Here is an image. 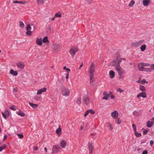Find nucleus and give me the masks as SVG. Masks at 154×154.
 Masks as SVG:
<instances>
[{"label": "nucleus", "mask_w": 154, "mask_h": 154, "mask_svg": "<svg viewBox=\"0 0 154 154\" xmlns=\"http://www.w3.org/2000/svg\"><path fill=\"white\" fill-rule=\"evenodd\" d=\"M117 91H119L120 93H122L123 91V90H121L120 88H118L117 90Z\"/></svg>", "instance_id": "nucleus-58"}, {"label": "nucleus", "mask_w": 154, "mask_h": 154, "mask_svg": "<svg viewBox=\"0 0 154 154\" xmlns=\"http://www.w3.org/2000/svg\"><path fill=\"white\" fill-rule=\"evenodd\" d=\"M148 152V150H146L143 151L142 154H147Z\"/></svg>", "instance_id": "nucleus-57"}, {"label": "nucleus", "mask_w": 154, "mask_h": 154, "mask_svg": "<svg viewBox=\"0 0 154 154\" xmlns=\"http://www.w3.org/2000/svg\"><path fill=\"white\" fill-rule=\"evenodd\" d=\"M60 146L63 148H64L66 146V142L64 140H63L60 143Z\"/></svg>", "instance_id": "nucleus-15"}, {"label": "nucleus", "mask_w": 154, "mask_h": 154, "mask_svg": "<svg viewBox=\"0 0 154 154\" xmlns=\"http://www.w3.org/2000/svg\"><path fill=\"white\" fill-rule=\"evenodd\" d=\"M109 75H110V77L111 78H113L114 76L115 75V73L112 70H110L109 72Z\"/></svg>", "instance_id": "nucleus-22"}, {"label": "nucleus", "mask_w": 154, "mask_h": 154, "mask_svg": "<svg viewBox=\"0 0 154 154\" xmlns=\"http://www.w3.org/2000/svg\"><path fill=\"white\" fill-rule=\"evenodd\" d=\"M81 97H79L77 98L76 100V103L77 104L80 106L81 103Z\"/></svg>", "instance_id": "nucleus-23"}, {"label": "nucleus", "mask_w": 154, "mask_h": 154, "mask_svg": "<svg viewBox=\"0 0 154 154\" xmlns=\"http://www.w3.org/2000/svg\"><path fill=\"white\" fill-rule=\"evenodd\" d=\"M107 127L108 128H109V129H110V131L112 130L113 129L112 127V126L111 124L110 123H109V122L107 123Z\"/></svg>", "instance_id": "nucleus-29"}, {"label": "nucleus", "mask_w": 154, "mask_h": 154, "mask_svg": "<svg viewBox=\"0 0 154 154\" xmlns=\"http://www.w3.org/2000/svg\"><path fill=\"white\" fill-rule=\"evenodd\" d=\"M51 27L50 26H49L48 28V32L49 31V32H50L51 31Z\"/></svg>", "instance_id": "nucleus-63"}, {"label": "nucleus", "mask_w": 154, "mask_h": 154, "mask_svg": "<svg viewBox=\"0 0 154 154\" xmlns=\"http://www.w3.org/2000/svg\"><path fill=\"white\" fill-rule=\"evenodd\" d=\"M148 131L146 129L144 130L143 131V134L144 135H146V134H147V132Z\"/></svg>", "instance_id": "nucleus-51"}, {"label": "nucleus", "mask_w": 154, "mask_h": 154, "mask_svg": "<svg viewBox=\"0 0 154 154\" xmlns=\"http://www.w3.org/2000/svg\"><path fill=\"white\" fill-rule=\"evenodd\" d=\"M33 149L35 150H37L38 149V148L36 146H34L33 147Z\"/></svg>", "instance_id": "nucleus-62"}, {"label": "nucleus", "mask_w": 154, "mask_h": 154, "mask_svg": "<svg viewBox=\"0 0 154 154\" xmlns=\"http://www.w3.org/2000/svg\"><path fill=\"white\" fill-rule=\"evenodd\" d=\"M150 145L151 146H152L153 144L154 141L152 140H150Z\"/></svg>", "instance_id": "nucleus-60"}, {"label": "nucleus", "mask_w": 154, "mask_h": 154, "mask_svg": "<svg viewBox=\"0 0 154 154\" xmlns=\"http://www.w3.org/2000/svg\"><path fill=\"white\" fill-rule=\"evenodd\" d=\"M142 63L143 64V66H149L150 65L148 63Z\"/></svg>", "instance_id": "nucleus-56"}, {"label": "nucleus", "mask_w": 154, "mask_h": 154, "mask_svg": "<svg viewBox=\"0 0 154 154\" xmlns=\"http://www.w3.org/2000/svg\"><path fill=\"white\" fill-rule=\"evenodd\" d=\"M29 104L31 106H32L34 109L36 108H37L38 106V105L37 104H35L32 103L31 102H29Z\"/></svg>", "instance_id": "nucleus-24"}, {"label": "nucleus", "mask_w": 154, "mask_h": 154, "mask_svg": "<svg viewBox=\"0 0 154 154\" xmlns=\"http://www.w3.org/2000/svg\"><path fill=\"white\" fill-rule=\"evenodd\" d=\"M78 51V49L77 48L74 46L72 47L69 51V52L72 57L74 56L75 54Z\"/></svg>", "instance_id": "nucleus-7"}, {"label": "nucleus", "mask_w": 154, "mask_h": 154, "mask_svg": "<svg viewBox=\"0 0 154 154\" xmlns=\"http://www.w3.org/2000/svg\"><path fill=\"white\" fill-rule=\"evenodd\" d=\"M132 126L133 129V130L134 132L137 131H136V127L135 125L134 124H133L132 125Z\"/></svg>", "instance_id": "nucleus-43"}, {"label": "nucleus", "mask_w": 154, "mask_h": 154, "mask_svg": "<svg viewBox=\"0 0 154 154\" xmlns=\"http://www.w3.org/2000/svg\"><path fill=\"white\" fill-rule=\"evenodd\" d=\"M119 75V78L120 79H124V76H122V75Z\"/></svg>", "instance_id": "nucleus-61"}, {"label": "nucleus", "mask_w": 154, "mask_h": 154, "mask_svg": "<svg viewBox=\"0 0 154 154\" xmlns=\"http://www.w3.org/2000/svg\"><path fill=\"white\" fill-rule=\"evenodd\" d=\"M88 148L89 151V154H92L93 153L94 147L92 146V143L89 142L88 143Z\"/></svg>", "instance_id": "nucleus-10"}, {"label": "nucleus", "mask_w": 154, "mask_h": 154, "mask_svg": "<svg viewBox=\"0 0 154 154\" xmlns=\"http://www.w3.org/2000/svg\"><path fill=\"white\" fill-rule=\"evenodd\" d=\"M9 112L8 110H6L4 112H2V115L4 118L6 119L9 116Z\"/></svg>", "instance_id": "nucleus-12"}, {"label": "nucleus", "mask_w": 154, "mask_h": 154, "mask_svg": "<svg viewBox=\"0 0 154 154\" xmlns=\"http://www.w3.org/2000/svg\"><path fill=\"white\" fill-rule=\"evenodd\" d=\"M103 94L104 96L103 97V99L105 100H108V97L109 96V94H107L106 91H104L103 93Z\"/></svg>", "instance_id": "nucleus-14"}, {"label": "nucleus", "mask_w": 154, "mask_h": 154, "mask_svg": "<svg viewBox=\"0 0 154 154\" xmlns=\"http://www.w3.org/2000/svg\"><path fill=\"white\" fill-rule=\"evenodd\" d=\"M60 44H54L52 46V49L53 52H55L57 49H59L60 48Z\"/></svg>", "instance_id": "nucleus-8"}, {"label": "nucleus", "mask_w": 154, "mask_h": 154, "mask_svg": "<svg viewBox=\"0 0 154 154\" xmlns=\"http://www.w3.org/2000/svg\"><path fill=\"white\" fill-rule=\"evenodd\" d=\"M147 83L148 82H147L146 81V80L145 79H143L141 81V83L142 84H143L144 83Z\"/></svg>", "instance_id": "nucleus-46"}, {"label": "nucleus", "mask_w": 154, "mask_h": 154, "mask_svg": "<svg viewBox=\"0 0 154 154\" xmlns=\"http://www.w3.org/2000/svg\"><path fill=\"white\" fill-rule=\"evenodd\" d=\"M42 42L44 43H48L49 42L48 40V37L47 36H45L42 40Z\"/></svg>", "instance_id": "nucleus-27"}, {"label": "nucleus", "mask_w": 154, "mask_h": 154, "mask_svg": "<svg viewBox=\"0 0 154 154\" xmlns=\"http://www.w3.org/2000/svg\"><path fill=\"white\" fill-rule=\"evenodd\" d=\"M146 46L145 45H142L140 48V49L141 51H145L146 48Z\"/></svg>", "instance_id": "nucleus-31"}, {"label": "nucleus", "mask_w": 154, "mask_h": 154, "mask_svg": "<svg viewBox=\"0 0 154 154\" xmlns=\"http://www.w3.org/2000/svg\"><path fill=\"white\" fill-rule=\"evenodd\" d=\"M61 13L60 12H58L57 13L55 14V17H61Z\"/></svg>", "instance_id": "nucleus-33"}, {"label": "nucleus", "mask_w": 154, "mask_h": 154, "mask_svg": "<svg viewBox=\"0 0 154 154\" xmlns=\"http://www.w3.org/2000/svg\"><path fill=\"white\" fill-rule=\"evenodd\" d=\"M139 89L140 91H144L146 90L145 87L144 86L142 85H140Z\"/></svg>", "instance_id": "nucleus-28"}, {"label": "nucleus", "mask_w": 154, "mask_h": 154, "mask_svg": "<svg viewBox=\"0 0 154 154\" xmlns=\"http://www.w3.org/2000/svg\"><path fill=\"white\" fill-rule=\"evenodd\" d=\"M82 101L86 105L90 104V98L88 95H85L82 97Z\"/></svg>", "instance_id": "nucleus-4"}, {"label": "nucleus", "mask_w": 154, "mask_h": 154, "mask_svg": "<svg viewBox=\"0 0 154 154\" xmlns=\"http://www.w3.org/2000/svg\"><path fill=\"white\" fill-rule=\"evenodd\" d=\"M13 2V3H15V4H16V3H20H20H21V2L18 1H14Z\"/></svg>", "instance_id": "nucleus-59"}, {"label": "nucleus", "mask_w": 154, "mask_h": 154, "mask_svg": "<svg viewBox=\"0 0 154 154\" xmlns=\"http://www.w3.org/2000/svg\"><path fill=\"white\" fill-rule=\"evenodd\" d=\"M10 73L14 76H16L18 75V72L17 71H14L13 69H11L10 72Z\"/></svg>", "instance_id": "nucleus-20"}, {"label": "nucleus", "mask_w": 154, "mask_h": 154, "mask_svg": "<svg viewBox=\"0 0 154 154\" xmlns=\"http://www.w3.org/2000/svg\"><path fill=\"white\" fill-rule=\"evenodd\" d=\"M61 149V148L60 146L58 145L54 146L52 148V152L51 154H53L55 153L58 152L59 150Z\"/></svg>", "instance_id": "nucleus-6"}, {"label": "nucleus", "mask_w": 154, "mask_h": 154, "mask_svg": "<svg viewBox=\"0 0 154 154\" xmlns=\"http://www.w3.org/2000/svg\"><path fill=\"white\" fill-rule=\"evenodd\" d=\"M63 69L64 70H66L68 73L70 71V69L68 68H67L66 66L63 67Z\"/></svg>", "instance_id": "nucleus-42"}, {"label": "nucleus", "mask_w": 154, "mask_h": 154, "mask_svg": "<svg viewBox=\"0 0 154 154\" xmlns=\"http://www.w3.org/2000/svg\"><path fill=\"white\" fill-rule=\"evenodd\" d=\"M144 42V40H142L136 42L132 43L131 45L134 47H137L142 45Z\"/></svg>", "instance_id": "nucleus-5"}, {"label": "nucleus", "mask_w": 154, "mask_h": 154, "mask_svg": "<svg viewBox=\"0 0 154 154\" xmlns=\"http://www.w3.org/2000/svg\"><path fill=\"white\" fill-rule=\"evenodd\" d=\"M120 63L121 61H119L118 63H117L115 67L116 70L118 72L119 75H122L124 73V71L120 66Z\"/></svg>", "instance_id": "nucleus-2"}, {"label": "nucleus", "mask_w": 154, "mask_h": 154, "mask_svg": "<svg viewBox=\"0 0 154 154\" xmlns=\"http://www.w3.org/2000/svg\"><path fill=\"white\" fill-rule=\"evenodd\" d=\"M17 67L20 69H23L24 68L25 65L22 62H20L17 64Z\"/></svg>", "instance_id": "nucleus-9"}, {"label": "nucleus", "mask_w": 154, "mask_h": 154, "mask_svg": "<svg viewBox=\"0 0 154 154\" xmlns=\"http://www.w3.org/2000/svg\"><path fill=\"white\" fill-rule=\"evenodd\" d=\"M61 92L62 95L68 96L69 94V89L66 88L65 86L62 85L61 88Z\"/></svg>", "instance_id": "nucleus-1"}, {"label": "nucleus", "mask_w": 154, "mask_h": 154, "mask_svg": "<svg viewBox=\"0 0 154 154\" xmlns=\"http://www.w3.org/2000/svg\"><path fill=\"white\" fill-rule=\"evenodd\" d=\"M118 114L119 113L116 110H115L111 113V115L113 118L116 119L117 118L118 116Z\"/></svg>", "instance_id": "nucleus-11"}, {"label": "nucleus", "mask_w": 154, "mask_h": 154, "mask_svg": "<svg viewBox=\"0 0 154 154\" xmlns=\"http://www.w3.org/2000/svg\"><path fill=\"white\" fill-rule=\"evenodd\" d=\"M117 59H116V60H114L111 62L109 63V65L112 66H116V64L117 63Z\"/></svg>", "instance_id": "nucleus-18"}, {"label": "nucleus", "mask_w": 154, "mask_h": 154, "mask_svg": "<svg viewBox=\"0 0 154 154\" xmlns=\"http://www.w3.org/2000/svg\"><path fill=\"white\" fill-rule=\"evenodd\" d=\"M88 111L89 112V113L90 112L92 114H93L95 113V112L92 109H88Z\"/></svg>", "instance_id": "nucleus-52"}, {"label": "nucleus", "mask_w": 154, "mask_h": 154, "mask_svg": "<svg viewBox=\"0 0 154 154\" xmlns=\"http://www.w3.org/2000/svg\"><path fill=\"white\" fill-rule=\"evenodd\" d=\"M7 147V146L6 144H4L2 146L0 147V152L2 151L4 149H5L6 147Z\"/></svg>", "instance_id": "nucleus-37"}, {"label": "nucleus", "mask_w": 154, "mask_h": 154, "mask_svg": "<svg viewBox=\"0 0 154 154\" xmlns=\"http://www.w3.org/2000/svg\"><path fill=\"white\" fill-rule=\"evenodd\" d=\"M37 4L39 5H42L44 3L43 0H37Z\"/></svg>", "instance_id": "nucleus-32"}, {"label": "nucleus", "mask_w": 154, "mask_h": 154, "mask_svg": "<svg viewBox=\"0 0 154 154\" xmlns=\"http://www.w3.org/2000/svg\"><path fill=\"white\" fill-rule=\"evenodd\" d=\"M42 39L41 38H37L36 40V42L37 44L40 46H41L42 45Z\"/></svg>", "instance_id": "nucleus-16"}, {"label": "nucleus", "mask_w": 154, "mask_h": 154, "mask_svg": "<svg viewBox=\"0 0 154 154\" xmlns=\"http://www.w3.org/2000/svg\"><path fill=\"white\" fill-rule=\"evenodd\" d=\"M150 2V0H143V4L144 6H148Z\"/></svg>", "instance_id": "nucleus-19"}, {"label": "nucleus", "mask_w": 154, "mask_h": 154, "mask_svg": "<svg viewBox=\"0 0 154 154\" xmlns=\"http://www.w3.org/2000/svg\"><path fill=\"white\" fill-rule=\"evenodd\" d=\"M42 93V90L40 89H39L37 91V94L39 95L41 94Z\"/></svg>", "instance_id": "nucleus-50"}, {"label": "nucleus", "mask_w": 154, "mask_h": 154, "mask_svg": "<svg viewBox=\"0 0 154 154\" xmlns=\"http://www.w3.org/2000/svg\"><path fill=\"white\" fill-rule=\"evenodd\" d=\"M146 94L145 92H142L140 93L137 96V97L139 98L140 97H142L143 98H146Z\"/></svg>", "instance_id": "nucleus-13"}, {"label": "nucleus", "mask_w": 154, "mask_h": 154, "mask_svg": "<svg viewBox=\"0 0 154 154\" xmlns=\"http://www.w3.org/2000/svg\"><path fill=\"white\" fill-rule=\"evenodd\" d=\"M95 64L93 63H92L88 71L90 77L91 78V77L94 76L93 75L95 71Z\"/></svg>", "instance_id": "nucleus-3"}, {"label": "nucleus", "mask_w": 154, "mask_h": 154, "mask_svg": "<svg viewBox=\"0 0 154 154\" xmlns=\"http://www.w3.org/2000/svg\"><path fill=\"white\" fill-rule=\"evenodd\" d=\"M17 135L19 137L20 139H22L23 137V135L22 134H17Z\"/></svg>", "instance_id": "nucleus-47"}, {"label": "nucleus", "mask_w": 154, "mask_h": 154, "mask_svg": "<svg viewBox=\"0 0 154 154\" xmlns=\"http://www.w3.org/2000/svg\"><path fill=\"white\" fill-rule=\"evenodd\" d=\"M149 69L151 70V72L152 70H154V64H152L151 65Z\"/></svg>", "instance_id": "nucleus-44"}, {"label": "nucleus", "mask_w": 154, "mask_h": 154, "mask_svg": "<svg viewBox=\"0 0 154 154\" xmlns=\"http://www.w3.org/2000/svg\"><path fill=\"white\" fill-rule=\"evenodd\" d=\"M17 114L18 115L22 117H23L25 116V114L22 111L20 110L19 111L16 112Z\"/></svg>", "instance_id": "nucleus-21"}, {"label": "nucleus", "mask_w": 154, "mask_h": 154, "mask_svg": "<svg viewBox=\"0 0 154 154\" xmlns=\"http://www.w3.org/2000/svg\"><path fill=\"white\" fill-rule=\"evenodd\" d=\"M90 85L92 86H94V83H93L94 76L91 77H91H90Z\"/></svg>", "instance_id": "nucleus-30"}, {"label": "nucleus", "mask_w": 154, "mask_h": 154, "mask_svg": "<svg viewBox=\"0 0 154 154\" xmlns=\"http://www.w3.org/2000/svg\"><path fill=\"white\" fill-rule=\"evenodd\" d=\"M19 23L20 26L21 28H23L24 27L25 25L22 21H19Z\"/></svg>", "instance_id": "nucleus-34"}, {"label": "nucleus", "mask_w": 154, "mask_h": 154, "mask_svg": "<svg viewBox=\"0 0 154 154\" xmlns=\"http://www.w3.org/2000/svg\"><path fill=\"white\" fill-rule=\"evenodd\" d=\"M138 67L140 71H142L144 66L142 63L138 64Z\"/></svg>", "instance_id": "nucleus-25"}, {"label": "nucleus", "mask_w": 154, "mask_h": 154, "mask_svg": "<svg viewBox=\"0 0 154 154\" xmlns=\"http://www.w3.org/2000/svg\"><path fill=\"white\" fill-rule=\"evenodd\" d=\"M32 32L30 30H27L26 32V34L29 36H30L32 34Z\"/></svg>", "instance_id": "nucleus-40"}, {"label": "nucleus", "mask_w": 154, "mask_h": 154, "mask_svg": "<svg viewBox=\"0 0 154 154\" xmlns=\"http://www.w3.org/2000/svg\"><path fill=\"white\" fill-rule=\"evenodd\" d=\"M94 0H86L87 3L88 4H91L92 3V2Z\"/></svg>", "instance_id": "nucleus-53"}, {"label": "nucleus", "mask_w": 154, "mask_h": 154, "mask_svg": "<svg viewBox=\"0 0 154 154\" xmlns=\"http://www.w3.org/2000/svg\"><path fill=\"white\" fill-rule=\"evenodd\" d=\"M154 122L153 121H148L146 123L147 126L148 128H150L153 125Z\"/></svg>", "instance_id": "nucleus-17"}, {"label": "nucleus", "mask_w": 154, "mask_h": 154, "mask_svg": "<svg viewBox=\"0 0 154 154\" xmlns=\"http://www.w3.org/2000/svg\"><path fill=\"white\" fill-rule=\"evenodd\" d=\"M122 60H125V58H117V63H118L119 61H120L121 62H122Z\"/></svg>", "instance_id": "nucleus-49"}, {"label": "nucleus", "mask_w": 154, "mask_h": 154, "mask_svg": "<svg viewBox=\"0 0 154 154\" xmlns=\"http://www.w3.org/2000/svg\"><path fill=\"white\" fill-rule=\"evenodd\" d=\"M31 27L30 25L29 24H28L27 25V26L26 27V30H31Z\"/></svg>", "instance_id": "nucleus-39"}, {"label": "nucleus", "mask_w": 154, "mask_h": 154, "mask_svg": "<svg viewBox=\"0 0 154 154\" xmlns=\"http://www.w3.org/2000/svg\"><path fill=\"white\" fill-rule=\"evenodd\" d=\"M61 129L60 127V126H59V128L56 130V133L59 136L61 135Z\"/></svg>", "instance_id": "nucleus-26"}, {"label": "nucleus", "mask_w": 154, "mask_h": 154, "mask_svg": "<svg viewBox=\"0 0 154 154\" xmlns=\"http://www.w3.org/2000/svg\"><path fill=\"white\" fill-rule=\"evenodd\" d=\"M142 71L151 72V70L149 68H147L143 67Z\"/></svg>", "instance_id": "nucleus-38"}, {"label": "nucleus", "mask_w": 154, "mask_h": 154, "mask_svg": "<svg viewBox=\"0 0 154 154\" xmlns=\"http://www.w3.org/2000/svg\"><path fill=\"white\" fill-rule=\"evenodd\" d=\"M135 4V2L134 0H131L130 3L128 5V6L130 7H132Z\"/></svg>", "instance_id": "nucleus-36"}, {"label": "nucleus", "mask_w": 154, "mask_h": 154, "mask_svg": "<svg viewBox=\"0 0 154 154\" xmlns=\"http://www.w3.org/2000/svg\"><path fill=\"white\" fill-rule=\"evenodd\" d=\"M134 134L137 137H139L141 136L140 133H138L137 131L134 132Z\"/></svg>", "instance_id": "nucleus-35"}, {"label": "nucleus", "mask_w": 154, "mask_h": 154, "mask_svg": "<svg viewBox=\"0 0 154 154\" xmlns=\"http://www.w3.org/2000/svg\"><path fill=\"white\" fill-rule=\"evenodd\" d=\"M116 122L117 124H119L121 122V120H120L119 118H118L116 120Z\"/></svg>", "instance_id": "nucleus-41"}, {"label": "nucleus", "mask_w": 154, "mask_h": 154, "mask_svg": "<svg viewBox=\"0 0 154 154\" xmlns=\"http://www.w3.org/2000/svg\"><path fill=\"white\" fill-rule=\"evenodd\" d=\"M40 89L42 90V92H44L46 91L47 88H43L41 89Z\"/></svg>", "instance_id": "nucleus-55"}, {"label": "nucleus", "mask_w": 154, "mask_h": 154, "mask_svg": "<svg viewBox=\"0 0 154 154\" xmlns=\"http://www.w3.org/2000/svg\"><path fill=\"white\" fill-rule=\"evenodd\" d=\"M89 113V112L88 111V110L85 112L84 116H87Z\"/></svg>", "instance_id": "nucleus-54"}, {"label": "nucleus", "mask_w": 154, "mask_h": 154, "mask_svg": "<svg viewBox=\"0 0 154 154\" xmlns=\"http://www.w3.org/2000/svg\"><path fill=\"white\" fill-rule=\"evenodd\" d=\"M133 114L134 116H138L139 115L138 113L136 111H134L133 112Z\"/></svg>", "instance_id": "nucleus-45"}, {"label": "nucleus", "mask_w": 154, "mask_h": 154, "mask_svg": "<svg viewBox=\"0 0 154 154\" xmlns=\"http://www.w3.org/2000/svg\"><path fill=\"white\" fill-rule=\"evenodd\" d=\"M10 108L12 110H13L14 111H15L16 110V109L15 108V106L14 105H13V106H11L10 107Z\"/></svg>", "instance_id": "nucleus-48"}, {"label": "nucleus", "mask_w": 154, "mask_h": 154, "mask_svg": "<svg viewBox=\"0 0 154 154\" xmlns=\"http://www.w3.org/2000/svg\"><path fill=\"white\" fill-rule=\"evenodd\" d=\"M69 76V73L68 72L66 74V79H68Z\"/></svg>", "instance_id": "nucleus-64"}]
</instances>
